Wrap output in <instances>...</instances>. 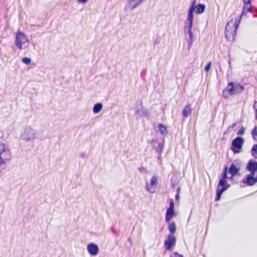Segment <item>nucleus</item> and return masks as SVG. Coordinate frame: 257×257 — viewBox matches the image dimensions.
Segmentation results:
<instances>
[{"label": "nucleus", "mask_w": 257, "mask_h": 257, "mask_svg": "<svg viewBox=\"0 0 257 257\" xmlns=\"http://www.w3.org/2000/svg\"><path fill=\"white\" fill-rule=\"evenodd\" d=\"M241 15H238L232 17L231 19L227 23L225 28V37L229 41L234 40L236 35V29L240 23Z\"/></svg>", "instance_id": "1"}, {"label": "nucleus", "mask_w": 257, "mask_h": 257, "mask_svg": "<svg viewBox=\"0 0 257 257\" xmlns=\"http://www.w3.org/2000/svg\"><path fill=\"white\" fill-rule=\"evenodd\" d=\"M194 3L190 6L187 18L184 23V32L186 33L189 35V41L191 43H192L194 41L193 40V33L192 30L193 22L194 20Z\"/></svg>", "instance_id": "2"}, {"label": "nucleus", "mask_w": 257, "mask_h": 257, "mask_svg": "<svg viewBox=\"0 0 257 257\" xmlns=\"http://www.w3.org/2000/svg\"><path fill=\"white\" fill-rule=\"evenodd\" d=\"M227 168L225 167L220 179L217 188L216 189V197L215 200L219 201L220 199L222 193L229 187V184L227 183Z\"/></svg>", "instance_id": "3"}, {"label": "nucleus", "mask_w": 257, "mask_h": 257, "mask_svg": "<svg viewBox=\"0 0 257 257\" xmlns=\"http://www.w3.org/2000/svg\"><path fill=\"white\" fill-rule=\"evenodd\" d=\"M30 42L27 35L23 33L18 31L16 33L15 45L16 47L20 49H25L28 47Z\"/></svg>", "instance_id": "4"}, {"label": "nucleus", "mask_w": 257, "mask_h": 257, "mask_svg": "<svg viewBox=\"0 0 257 257\" xmlns=\"http://www.w3.org/2000/svg\"><path fill=\"white\" fill-rule=\"evenodd\" d=\"M243 87L238 83H230L227 87L223 91V96L225 98H228L231 95L236 94L242 92Z\"/></svg>", "instance_id": "5"}, {"label": "nucleus", "mask_w": 257, "mask_h": 257, "mask_svg": "<svg viewBox=\"0 0 257 257\" xmlns=\"http://www.w3.org/2000/svg\"><path fill=\"white\" fill-rule=\"evenodd\" d=\"M11 158V152L9 147L4 143H0V161L8 163Z\"/></svg>", "instance_id": "6"}, {"label": "nucleus", "mask_w": 257, "mask_h": 257, "mask_svg": "<svg viewBox=\"0 0 257 257\" xmlns=\"http://www.w3.org/2000/svg\"><path fill=\"white\" fill-rule=\"evenodd\" d=\"M36 138V131L31 127L25 128L20 136V139L25 142L33 141Z\"/></svg>", "instance_id": "7"}, {"label": "nucleus", "mask_w": 257, "mask_h": 257, "mask_svg": "<svg viewBox=\"0 0 257 257\" xmlns=\"http://www.w3.org/2000/svg\"><path fill=\"white\" fill-rule=\"evenodd\" d=\"M244 143V140L240 137H237L234 139L232 143L230 149L234 154H237L240 152L242 149L243 144Z\"/></svg>", "instance_id": "8"}, {"label": "nucleus", "mask_w": 257, "mask_h": 257, "mask_svg": "<svg viewBox=\"0 0 257 257\" xmlns=\"http://www.w3.org/2000/svg\"><path fill=\"white\" fill-rule=\"evenodd\" d=\"M158 178L156 176H153L151 179L147 182L145 186L146 190L151 193H154L156 192L158 184Z\"/></svg>", "instance_id": "9"}, {"label": "nucleus", "mask_w": 257, "mask_h": 257, "mask_svg": "<svg viewBox=\"0 0 257 257\" xmlns=\"http://www.w3.org/2000/svg\"><path fill=\"white\" fill-rule=\"evenodd\" d=\"M176 238L172 234L168 236L167 238L165 241L164 244L166 249L171 250L172 247L175 244Z\"/></svg>", "instance_id": "10"}, {"label": "nucleus", "mask_w": 257, "mask_h": 257, "mask_svg": "<svg viewBox=\"0 0 257 257\" xmlns=\"http://www.w3.org/2000/svg\"><path fill=\"white\" fill-rule=\"evenodd\" d=\"M243 182L248 186H252L257 182V176H255V174L250 173L243 180Z\"/></svg>", "instance_id": "11"}, {"label": "nucleus", "mask_w": 257, "mask_h": 257, "mask_svg": "<svg viewBox=\"0 0 257 257\" xmlns=\"http://www.w3.org/2000/svg\"><path fill=\"white\" fill-rule=\"evenodd\" d=\"M88 252L93 256L96 255L99 251V248L97 244L94 243H90L87 246Z\"/></svg>", "instance_id": "12"}, {"label": "nucleus", "mask_w": 257, "mask_h": 257, "mask_svg": "<svg viewBox=\"0 0 257 257\" xmlns=\"http://www.w3.org/2000/svg\"><path fill=\"white\" fill-rule=\"evenodd\" d=\"M246 170L249 171L250 173L255 174L257 171V162L253 160H249L246 166Z\"/></svg>", "instance_id": "13"}, {"label": "nucleus", "mask_w": 257, "mask_h": 257, "mask_svg": "<svg viewBox=\"0 0 257 257\" xmlns=\"http://www.w3.org/2000/svg\"><path fill=\"white\" fill-rule=\"evenodd\" d=\"M135 113L140 117H147L149 115V110L142 106L136 108Z\"/></svg>", "instance_id": "14"}, {"label": "nucleus", "mask_w": 257, "mask_h": 257, "mask_svg": "<svg viewBox=\"0 0 257 257\" xmlns=\"http://www.w3.org/2000/svg\"><path fill=\"white\" fill-rule=\"evenodd\" d=\"M144 0H128L127 7L133 10L139 6Z\"/></svg>", "instance_id": "15"}, {"label": "nucleus", "mask_w": 257, "mask_h": 257, "mask_svg": "<svg viewBox=\"0 0 257 257\" xmlns=\"http://www.w3.org/2000/svg\"><path fill=\"white\" fill-rule=\"evenodd\" d=\"M252 1V0H243L244 5L242 13L240 15L242 16L250 11L251 8L250 3Z\"/></svg>", "instance_id": "16"}, {"label": "nucleus", "mask_w": 257, "mask_h": 257, "mask_svg": "<svg viewBox=\"0 0 257 257\" xmlns=\"http://www.w3.org/2000/svg\"><path fill=\"white\" fill-rule=\"evenodd\" d=\"M194 3V11L197 14H201L203 13L205 10V5L202 4H198L195 6V2H193L191 5Z\"/></svg>", "instance_id": "17"}, {"label": "nucleus", "mask_w": 257, "mask_h": 257, "mask_svg": "<svg viewBox=\"0 0 257 257\" xmlns=\"http://www.w3.org/2000/svg\"><path fill=\"white\" fill-rule=\"evenodd\" d=\"M176 214L174 212V209H167L166 214V217H165V220L166 222H169L174 216H175Z\"/></svg>", "instance_id": "18"}, {"label": "nucleus", "mask_w": 257, "mask_h": 257, "mask_svg": "<svg viewBox=\"0 0 257 257\" xmlns=\"http://www.w3.org/2000/svg\"><path fill=\"white\" fill-rule=\"evenodd\" d=\"M192 109L189 105H186L183 110V115L184 117H187L192 113Z\"/></svg>", "instance_id": "19"}, {"label": "nucleus", "mask_w": 257, "mask_h": 257, "mask_svg": "<svg viewBox=\"0 0 257 257\" xmlns=\"http://www.w3.org/2000/svg\"><path fill=\"white\" fill-rule=\"evenodd\" d=\"M239 170V168L237 167L234 164H232L229 168V172L231 175V177L234 176L237 173Z\"/></svg>", "instance_id": "20"}, {"label": "nucleus", "mask_w": 257, "mask_h": 257, "mask_svg": "<svg viewBox=\"0 0 257 257\" xmlns=\"http://www.w3.org/2000/svg\"><path fill=\"white\" fill-rule=\"evenodd\" d=\"M102 104L101 103H96L93 107V112L94 113H99L102 108Z\"/></svg>", "instance_id": "21"}, {"label": "nucleus", "mask_w": 257, "mask_h": 257, "mask_svg": "<svg viewBox=\"0 0 257 257\" xmlns=\"http://www.w3.org/2000/svg\"><path fill=\"white\" fill-rule=\"evenodd\" d=\"M158 127L159 131L161 134L165 135L167 134V128L166 125L162 124H159Z\"/></svg>", "instance_id": "22"}, {"label": "nucleus", "mask_w": 257, "mask_h": 257, "mask_svg": "<svg viewBox=\"0 0 257 257\" xmlns=\"http://www.w3.org/2000/svg\"><path fill=\"white\" fill-rule=\"evenodd\" d=\"M168 229L170 233H174L176 230V226L175 222H172L168 225Z\"/></svg>", "instance_id": "23"}, {"label": "nucleus", "mask_w": 257, "mask_h": 257, "mask_svg": "<svg viewBox=\"0 0 257 257\" xmlns=\"http://www.w3.org/2000/svg\"><path fill=\"white\" fill-rule=\"evenodd\" d=\"M251 156L255 159H257V144L254 145L251 150Z\"/></svg>", "instance_id": "24"}, {"label": "nucleus", "mask_w": 257, "mask_h": 257, "mask_svg": "<svg viewBox=\"0 0 257 257\" xmlns=\"http://www.w3.org/2000/svg\"><path fill=\"white\" fill-rule=\"evenodd\" d=\"M7 163L0 161V174L6 169V165Z\"/></svg>", "instance_id": "25"}, {"label": "nucleus", "mask_w": 257, "mask_h": 257, "mask_svg": "<svg viewBox=\"0 0 257 257\" xmlns=\"http://www.w3.org/2000/svg\"><path fill=\"white\" fill-rule=\"evenodd\" d=\"M22 61L24 64L29 65L31 62V59L28 57H25L22 59Z\"/></svg>", "instance_id": "26"}, {"label": "nucleus", "mask_w": 257, "mask_h": 257, "mask_svg": "<svg viewBox=\"0 0 257 257\" xmlns=\"http://www.w3.org/2000/svg\"><path fill=\"white\" fill-rule=\"evenodd\" d=\"M251 135L254 139L257 136V126H255L251 132Z\"/></svg>", "instance_id": "27"}, {"label": "nucleus", "mask_w": 257, "mask_h": 257, "mask_svg": "<svg viewBox=\"0 0 257 257\" xmlns=\"http://www.w3.org/2000/svg\"><path fill=\"white\" fill-rule=\"evenodd\" d=\"M244 132V128L243 126H241L240 128L237 131V135H243Z\"/></svg>", "instance_id": "28"}, {"label": "nucleus", "mask_w": 257, "mask_h": 257, "mask_svg": "<svg viewBox=\"0 0 257 257\" xmlns=\"http://www.w3.org/2000/svg\"><path fill=\"white\" fill-rule=\"evenodd\" d=\"M211 62H209L207 65L205 66V70L206 72H208L210 69V67H211Z\"/></svg>", "instance_id": "29"}, {"label": "nucleus", "mask_w": 257, "mask_h": 257, "mask_svg": "<svg viewBox=\"0 0 257 257\" xmlns=\"http://www.w3.org/2000/svg\"><path fill=\"white\" fill-rule=\"evenodd\" d=\"M168 209H174V203L173 201L172 200H170V206H169V208Z\"/></svg>", "instance_id": "30"}, {"label": "nucleus", "mask_w": 257, "mask_h": 257, "mask_svg": "<svg viewBox=\"0 0 257 257\" xmlns=\"http://www.w3.org/2000/svg\"><path fill=\"white\" fill-rule=\"evenodd\" d=\"M79 157L82 158H85L87 157V154L85 153H81L79 155Z\"/></svg>", "instance_id": "31"}, {"label": "nucleus", "mask_w": 257, "mask_h": 257, "mask_svg": "<svg viewBox=\"0 0 257 257\" xmlns=\"http://www.w3.org/2000/svg\"><path fill=\"white\" fill-rule=\"evenodd\" d=\"M172 257H183L182 255L179 254L177 253H174Z\"/></svg>", "instance_id": "32"}, {"label": "nucleus", "mask_w": 257, "mask_h": 257, "mask_svg": "<svg viewBox=\"0 0 257 257\" xmlns=\"http://www.w3.org/2000/svg\"><path fill=\"white\" fill-rule=\"evenodd\" d=\"M88 0H77V2L81 4H85L87 2Z\"/></svg>", "instance_id": "33"}, {"label": "nucleus", "mask_w": 257, "mask_h": 257, "mask_svg": "<svg viewBox=\"0 0 257 257\" xmlns=\"http://www.w3.org/2000/svg\"><path fill=\"white\" fill-rule=\"evenodd\" d=\"M254 107V108L255 109V110H256V119H257V102L255 103Z\"/></svg>", "instance_id": "34"}, {"label": "nucleus", "mask_w": 257, "mask_h": 257, "mask_svg": "<svg viewBox=\"0 0 257 257\" xmlns=\"http://www.w3.org/2000/svg\"><path fill=\"white\" fill-rule=\"evenodd\" d=\"M175 198H176V200H178V199H179V194H177L176 195Z\"/></svg>", "instance_id": "35"}]
</instances>
